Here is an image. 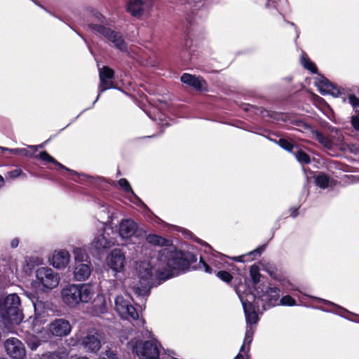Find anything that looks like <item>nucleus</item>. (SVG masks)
Wrapping results in <instances>:
<instances>
[{"label": "nucleus", "mask_w": 359, "mask_h": 359, "mask_svg": "<svg viewBox=\"0 0 359 359\" xmlns=\"http://www.w3.org/2000/svg\"><path fill=\"white\" fill-rule=\"evenodd\" d=\"M196 261L197 255L194 252L163 249L159 251L156 258V266L158 269L155 277L153 266L149 263L142 262L138 266L137 271L139 280L134 285L133 290L138 297L144 298L150 294L153 287H156L163 281L185 273L191 269L197 270L203 266L206 273H212V269L202 257L200 258L198 265L191 266Z\"/></svg>", "instance_id": "obj_1"}, {"label": "nucleus", "mask_w": 359, "mask_h": 359, "mask_svg": "<svg viewBox=\"0 0 359 359\" xmlns=\"http://www.w3.org/2000/svg\"><path fill=\"white\" fill-rule=\"evenodd\" d=\"M20 155H22L23 156L34 157L41 161L54 164L55 165L58 167L59 169L66 171L69 173V175H65L63 172H62L61 175L62 176L76 183L95 187L104 181V178L102 177L93 176L83 172H79L74 170L66 167L65 165L57 161L56 159H55L46 151H41L38 155H34L33 154H31V152L27 148H20Z\"/></svg>", "instance_id": "obj_2"}, {"label": "nucleus", "mask_w": 359, "mask_h": 359, "mask_svg": "<svg viewBox=\"0 0 359 359\" xmlns=\"http://www.w3.org/2000/svg\"><path fill=\"white\" fill-rule=\"evenodd\" d=\"M93 286L90 284H69L61 290L63 302L69 308L80 304L88 303L93 295Z\"/></svg>", "instance_id": "obj_3"}, {"label": "nucleus", "mask_w": 359, "mask_h": 359, "mask_svg": "<svg viewBox=\"0 0 359 359\" xmlns=\"http://www.w3.org/2000/svg\"><path fill=\"white\" fill-rule=\"evenodd\" d=\"M0 316L4 322L12 325H18L22 321L21 300L16 293L0 297Z\"/></svg>", "instance_id": "obj_4"}, {"label": "nucleus", "mask_w": 359, "mask_h": 359, "mask_svg": "<svg viewBox=\"0 0 359 359\" xmlns=\"http://www.w3.org/2000/svg\"><path fill=\"white\" fill-rule=\"evenodd\" d=\"M116 233L111 227L100 229L90 244V250L93 255H101L116 243Z\"/></svg>", "instance_id": "obj_5"}, {"label": "nucleus", "mask_w": 359, "mask_h": 359, "mask_svg": "<svg viewBox=\"0 0 359 359\" xmlns=\"http://www.w3.org/2000/svg\"><path fill=\"white\" fill-rule=\"evenodd\" d=\"M280 297V290L277 287L262 285L258 287L255 295V300L257 304L262 302V313L271 308L278 306V302Z\"/></svg>", "instance_id": "obj_6"}, {"label": "nucleus", "mask_w": 359, "mask_h": 359, "mask_svg": "<svg viewBox=\"0 0 359 359\" xmlns=\"http://www.w3.org/2000/svg\"><path fill=\"white\" fill-rule=\"evenodd\" d=\"M128 346L140 359H158L160 354L156 340H131Z\"/></svg>", "instance_id": "obj_7"}, {"label": "nucleus", "mask_w": 359, "mask_h": 359, "mask_svg": "<svg viewBox=\"0 0 359 359\" xmlns=\"http://www.w3.org/2000/svg\"><path fill=\"white\" fill-rule=\"evenodd\" d=\"M118 233L121 238L128 239L132 237H144L146 235V231L139 227L138 224L132 219H123L118 224Z\"/></svg>", "instance_id": "obj_8"}, {"label": "nucleus", "mask_w": 359, "mask_h": 359, "mask_svg": "<svg viewBox=\"0 0 359 359\" xmlns=\"http://www.w3.org/2000/svg\"><path fill=\"white\" fill-rule=\"evenodd\" d=\"M114 304L115 310L122 318L126 320L138 319V313L128 298H125L122 295L116 296Z\"/></svg>", "instance_id": "obj_9"}, {"label": "nucleus", "mask_w": 359, "mask_h": 359, "mask_svg": "<svg viewBox=\"0 0 359 359\" xmlns=\"http://www.w3.org/2000/svg\"><path fill=\"white\" fill-rule=\"evenodd\" d=\"M38 282L46 289L56 287L60 282L59 275L49 267H41L36 271Z\"/></svg>", "instance_id": "obj_10"}, {"label": "nucleus", "mask_w": 359, "mask_h": 359, "mask_svg": "<svg viewBox=\"0 0 359 359\" xmlns=\"http://www.w3.org/2000/svg\"><path fill=\"white\" fill-rule=\"evenodd\" d=\"M309 297L311 299H315L316 301H317L318 302L323 303L325 305L331 306L334 308L333 309H331V310L325 309L323 308H319V309L321 310L322 311L327 312V313H329V312L333 313L334 314L339 315V316H341L346 320H348L354 322V323H359V316L350 312L349 311L344 309V307H342L332 302L325 299H322V298L315 297V296H309Z\"/></svg>", "instance_id": "obj_11"}, {"label": "nucleus", "mask_w": 359, "mask_h": 359, "mask_svg": "<svg viewBox=\"0 0 359 359\" xmlns=\"http://www.w3.org/2000/svg\"><path fill=\"white\" fill-rule=\"evenodd\" d=\"M104 339V334L101 331L90 332L83 338L81 344L86 351L97 353Z\"/></svg>", "instance_id": "obj_12"}, {"label": "nucleus", "mask_w": 359, "mask_h": 359, "mask_svg": "<svg viewBox=\"0 0 359 359\" xmlns=\"http://www.w3.org/2000/svg\"><path fill=\"white\" fill-rule=\"evenodd\" d=\"M100 85L99 93L92 104L93 107L97 102L100 97V94L108 89L116 88L114 83L111 81L114 77V71L108 66H103L99 69Z\"/></svg>", "instance_id": "obj_13"}, {"label": "nucleus", "mask_w": 359, "mask_h": 359, "mask_svg": "<svg viewBox=\"0 0 359 359\" xmlns=\"http://www.w3.org/2000/svg\"><path fill=\"white\" fill-rule=\"evenodd\" d=\"M7 355L12 359H23L26 355L24 344L15 337H10L4 342Z\"/></svg>", "instance_id": "obj_14"}, {"label": "nucleus", "mask_w": 359, "mask_h": 359, "mask_svg": "<svg viewBox=\"0 0 359 359\" xmlns=\"http://www.w3.org/2000/svg\"><path fill=\"white\" fill-rule=\"evenodd\" d=\"M48 332L56 337L68 336L72 331V325L65 318H55L48 325Z\"/></svg>", "instance_id": "obj_15"}, {"label": "nucleus", "mask_w": 359, "mask_h": 359, "mask_svg": "<svg viewBox=\"0 0 359 359\" xmlns=\"http://www.w3.org/2000/svg\"><path fill=\"white\" fill-rule=\"evenodd\" d=\"M107 264L115 274L123 271L126 264V257L121 249L115 248L111 251Z\"/></svg>", "instance_id": "obj_16"}, {"label": "nucleus", "mask_w": 359, "mask_h": 359, "mask_svg": "<svg viewBox=\"0 0 359 359\" xmlns=\"http://www.w3.org/2000/svg\"><path fill=\"white\" fill-rule=\"evenodd\" d=\"M153 6V0H129L127 11L133 17H140Z\"/></svg>", "instance_id": "obj_17"}, {"label": "nucleus", "mask_w": 359, "mask_h": 359, "mask_svg": "<svg viewBox=\"0 0 359 359\" xmlns=\"http://www.w3.org/2000/svg\"><path fill=\"white\" fill-rule=\"evenodd\" d=\"M238 297L242 304L247 325L257 324L259 321L257 315V311H259V306H255L252 302L244 299L240 294Z\"/></svg>", "instance_id": "obj_18"}, {"label": "nucleus", "mask_w": 359, "mask_h": 359, "mask_svg": "<svg viewBox=\"0 0 359 359\" xmlns=\"http://www.w3.org/2000/svg\"><path fill=\"white\" fill-rule=\"evenodd\" d=\"M105 40L110 46L114 48L121 52L128 51V43L120 32L111 29L105 38Z\"/></svg>", "instance_id": "obj_19"}, {"label": "nucleus", "mask_w": 359, "mask_h": 359, "mask_svg": "<svg viewBox=\"0 0 359 359\" xmlns=\"http://www.w3.org/2000/svg\"><path fill=\"white\" fill-rule=\"evenodd\" d=\"M318 87L320 93L325 95H331L334 97H339L344 94V89L334 86L326 78H322L319 80Z\"/></svg>", "instance_id": "obj_20"}, {"label": "nucleus", "mask_w": 359, "mask_h": 359, "mask_svg": "<svg viewBox=\"0 0 359 359\" xmlns=\"http://www.w3.org/2000/svg\"><path fill=\"white\" fill-rule=\"evenodd\" d=\"M70 255L65 250L55 251L49 259L50 264L56 269H65L69 263Z\"/></svg>", "instance_id": "obj_21"}, {"label": "nucleus", "mask_w": 359, "mask_h": 359, "mask_svg": "<svg viewBox=\"0 0 359 359\" xmlns=\"http://www.w3.org/2000/svg\"><path fill=\"white\" fill-rule=\"evenodd\" d=\"M297 126L305 130L311 129L313 137L325 148L330 149L332 147V141L327 136L318 130L312 129L310 125L299 121L297 122Z\"/></svg>", "instance_id": "obj_22"}, {"label": "nucleus", "mask_w": 359, "mask_h": 359, "mask_svg": "<svg viewBox=\"0 0 359 359\" xmlns=\"http://www.w3.org/2000/svg\"><path fill=\"white\" fill-rule=\"evenodd\" d=\"M91 271L90 262L75 264L73 272L74 278L76 281H84L90 277Z\"/></svg>", "instance_id": "obj_23"}, {"label": "nucleus", "mask_w": 359, "mask_h": 359, "mask_svg": "<svg viewBox=\"0 0 359 359\" xmlns=\"http://www.w3.org/2000/svg\"><path fill=\"white\" fill-rule=\"evenodd\" d=\"M25 294L32 302L34 309V323L35 324L41 323L42 320L40 319V317L44 313L45 303L39 300V298L32 292H26Z\"/></svg>", "instance_id": "obj_24"}, {"label": "nucleus", "mask_w": 359, "mask_h": 359, "mask_svg": "<svg viewBox=\"0 0 359 359\" xmlns=\"http://www.w3.org/2000/svg\"><path fill=\"white\" fill-rule=\"evenodd\" d=\"M244 110L246 111H252L256 115H260L262 118H269L271 120H278L280 116V114L278 112L268 110L262 107H257L249 104L245 105Z\"/></svg>", "instance_id": "obj_25"}, {"label": "nucleus", "mask_w": 359, "mask_h": 359, "mask_svg": "<svg viewBox=\"0 0 359 359\" xmlns=\"http://www.w3.org/2000/svg\"><path fill=\"white\" fill-rule=\"evenodd\" d=\"M118 184L127 194H130L129 200L137 205L148 208L147 205L133 191L129 182L126 178H121L118 181Z\"/></svg>", "instance_id": "obj_26"}, {"label": "nucleus", "mask_w": 359, "mask_h": 359, "mask_svg": "<svg viewBox=\"0 0 359 359\" xmlns=\"http://www.w3.org/2000/svg\"><path fill=\"white\" fill-rule=\"evenodd\" d=\"M196 51V47L193 45V41L190 38H186L180 48V57L185 64L192 60V55Z\"/></svg>", "instance_id": "obj_27"}, {"label": "nucleus", "mask_w": 359, "mask_h": 359, "mask_svg": "<svg viewBox=\"0 0 359 359\" xmlns=\"http://www.w3.org/2000/svg\"><path fill=\"white\" fill-rule=\"evenodd\" d=\"M180 81L193 87L198 91H202L203 90V84H205V81L203 78L188 73H184L181 76Z\"/></svg>", "instance_id": "obj_28"}, {"label": "nucleus", "mask_w": 359, "mask_h": 359, "mask_svg": "<svg viewBox=\"0 0 359 359\" xmlns=\"http://www.w3.org/2000/svg\"><path fill=\"white\" fill-rule=\"evenodd\" d=\"M93 311L95 315L100 316L107 312V303L104 296L97 295L93 302Z\"/></svg>", "instance_id": "obj_29"}, {"label": "nucleus", "mask_w": 359, "mask_h": 359, "mask_svg": "<svg viewBox=\"0 0 359 359\" xmlns=\"http://www.w3.org/2000/svg\"><path fill=\"white\" fill-rule=\"evenodd\" d=\"M88 27L92 33L102 37L104 39L111 29V28L106 27L104 24H99L95 22H89L88 24Z\"/></svg>", "instance_id": "obj_30"}, {"label": "nucleus", "mask_w": 359, "mask_h": 359, "mask_svg": "<svg viewBox=\"0 0 359 359\" xmlns=\"http://www.w3.org/2000/svg\"><path fill=\"white\" fill-rule=\"evenodd\" d=\"M146 241L147 243L155 246H169L171 245V241L161 236L154 233H150L146 236Z\"/></svg>", "instance_id": "obj_31"}, {"label": "nucleus", "mask_w": 359, "mask_h": 359, "mask_svg": "<svg viewBox=\"0 0 359 359\" xmlns=\"http://www.w3.org/2000/svg\"><path fill=\"white\" fill-rule=\"evenodd\" d=\"M73 255L74 257V264L79 263H83L86 262H90L88 260V257L86 253L85 250L81 248H74L73 250Z\"/></svg>", "instance_id": "obj_32"}, {"label": "nucleus", "mask_w": 359, "mask_h": 359, "mask_svg": "<svg viewBox=\"0 0 359 359\" xmlns=\"http://www.w3.org/2000/svg\"><path fill=\"white\" fill-rule=\"evenodd\" d=\"M301 64L307 70L310 71L313 74L318 72V68L316 64L312 62L305 53H302L301 55Z\"/></svg>", "instance_id": "obj_33"}, {"label": "nucleus", "mask_w": 359, "mask_h": 359, "mask_svg": "<svg viewBox=\"0 0 359 359\" xmlns=\"http://www.w3.org/2000/svg\"><path fill=\"white\" fill-rule=\"evenodd\" d=\"M296 159L298 162L302 164H309L311 163V158L308 154H306L303 150L299 149H296V151H294Z\"/></svg>", "instance_id": "obj_34"}, {"label": "nucleus", "mask_w": 359, "mask_h": 359, "mask_svg": "<svg viewBox=\"0 0 359 359\" xmlns=\"http://www.w3.org/2000/svg\"><path fill=\"white\" fill-rule=\"evenodd\" d=\"M314 180L316 186H318L320 189H325L328 187L330 178L327 175L324 173H320L316 175Z\"/></svg>", "instance_id": "obj_35"}, {"label": "nucleus", "mask_w": 359, "mask_h": 359, "mask_svg": "<svg viewBox=\"0 0 359 359\" xmlns=\"http://www.w3.org/2000/svg\"><path fill=\"white\" fill-rule=\"evenodd\" d=\"M250 276L252 284L254 285H257L260 281L261 274L259 272V268L258 266L253 264L250 268Z\"/></svg>", "instance_id": "obj_36"}, {"label": "nucleus", "mask_w": 359, "mask_h": 359, "mask_svg": "<svg viewBox=\"0 0 359 359\" xmlns=\"http://www.w3.org/2000/svg\"><path fill=\"white\" fill-rule=\"evenodd\" d=\"M277 144L279 145L283 149L290 153H293L294 151V149H297V147H296L292 142L285 138H280L278 140Z\"/></svg>", "instance_id": "obj_37"}, {"label": "nucleus", "mask_w": 359, "mask_h": 359, "mask_svg": "<svg viewBox=\"0 0 359 359\" xmlns=\"http://www.w3.org/2000/svg\"><path fill=\"white\" fill-rule=\"evenodd\" d=\"M297 305L296 300L290 295L287 294L283 296L281 298L280 297L278 306H294Z\"/></svg>", "instance_id": "obj_38"}, {"label": "nucleus", "mask_w": 359, "mask_h": 359, "mask_svg": "<svg viewBox=\"0 0 359 359\" xmlns=\"http://www.w3.org/2000/svg\"><path fill=\"white\" fill-rule=\"evenodd\" d=\"M27 344L31 350L35 351L41 345V340L36 336H31L27 339Z\"/></svg>", "instance_id": "obj_39"}, {"label": "nucleus", "mask_w": 359, "mask_h": 359, "mask_svg": "<svg viewBox=\"0 0 359 359\" xmlns=\"http://www.w3.org/2000/svg\"><path fill=\"white\" fill-rule=\"evenodd\" d=\"M216 276L226 283H230L233 279L232 275L226 271H219L216 273Z\"/></svg>", "instance_id": "obj_40"}, {"label": "nucleus", "mask_w": 359, "mask_h": 359, "mask_svg": "<svg viewBox=\"0 0 359 359\" xmlns=\"http://www.w3.org/2000/svg\"><path fill=\"white\" fill-rule=\"evenodd\" d=\"M348 103L351 105L353 110H359V97H357L355 94H348Z\"/></svg>", "instance_id": "obj_41"}, {"label": "nucleus", "mask_w": 359, "mask_h": 359, "mask_svg": "<svg viewBox=\"0 0 359 359\" xmlns=\"http://www.w3.org/2000/svg\"><path fill=\"white\" fill-rule=\"evenodd\" d=\"M266 246V244L260 245V246L257 247L256 249H255L254 250H252L251 252H250L249 253L245 255V256L252 257V258H251L252 259L256 258L257 257H259V256H261L262 252L265 250Z\"/></svg>", "instance_id": "obj_42"}, {"label": "nucleus", "mask_w": 359, "mask_h": 359, "mask_svg": "<svg viewBox=\"0 0 359 359\" xmlns=\"http://www.w3.org/2000/svg\"><path fill=\"white\" fill-rule=\"evenodd\" d=\"M252 340H250L249 337L245 336L243 344L240 348V352H243L246 355V358H249L248 352L250 351V345Z\"/></svg>", "instance_id": "obj_43"}, {"label": "nucleus", "mask_w": 359, "mask_h": 359, "mask_svg": "<svg viewBox=\"0 0 359 359\" xmlns=\"http://www.w3.org/2000/svg\"><path fill=\"white\" fill-rule=\"evenodd\" d=\"M93 21L99 24H104L106 22V18L100 13L97 11L93 12Z\"/></svg>", "instance_id": "obj_44"}, {"label": "nucleus", "mask_w": 359, "mask_h": 359, "mask_svg": "<svg viewBox=\"0 0 359 359\" xmlns=\"http://www.w3.org/2000/svg\"><path fill=\"white\" fill-rule=\"evenodd\" d=\"M262 270L266 272L270 276H273L276 274V269L273 264L267 263L262 266Z\"/></svg>", "instance_id": "obj_45"}, {"label": "nucleus", "mask_w": 359, "mask_h": 359, "mask_svg": "<svg viewBox=\"0 0 359 359\" xmlns=\"http://www.w3.org/2000/svg\"><path fill=\"white\" fill-rule=\"evenodd\" d=\"M150 118L151 119H153L154 121H156L158 123V124L161 125V126H169L170 124L168 122V121L166 120V118L164 116L163 114H159L158 115V117L156 118V117H152V116H150Z\"/></svg>", "instance_id": "obj_46"}, {"label": "nucleus", "mask_w": 359, "mask_h": 359, "mask_svg": "<svg viewBox=\"0 0 359 359\" xmlns=\"http://www.w3.org/2000/svg\"><path fill=\"white\" fill-rule=\"evenodd\" d=\"M352 126L357 131H359V110H355V115L351 117Z\"/></svg>", "instance_id": "obj_47"}, {"label": "nucleus", "mask_w": 359, "mask_h": 359, "mask_svg": "<svg viewBox=\"0 0 359 359\" xmlns=\"http://www.w3.org/2000/svg\"><path fill=\"white\" fill-rule=\"evenodd\" d=\"M53 355H55L57 359H67L69 353L66 350H57L53 351Z\"/></svg>", "instance_id": "obj_48"}, {"label": "nucleus", "mask_w": 359, "mask_h": 359, "mask_svg": "<svg viewBox=\"0 0 359 359\" xmlns=\"http://www.w3.org/2000/svg\"><path fill=\"white\" fill-rule=\"evenodd\" d=\"M22 174L21 169L17 168L12 170L8 172V176L11 179H15Z\"/></svg>", "instance_id": "obj_49"}, {"label": "nucleus", "mask_w": 359, "mask_h": 359, "mask_svg": "<svg viewBox=\"0 0 359 359\" xmlns=\"http://www.w3.org/2000/svg\"><path fill=\"white\" fill-rule=\"evenodd\" d=\"M103 355L107 359H118L116 353L111 349L106 350L104 353H103Z\"/></svg>", "instance_id": "obj_50"}, {"label": "nucleus", "mask_w": 359, "mask_h": 359, "mask_svg": "<svg viewBox=\"0 0 359 359\" xmlns=\"http://www.w3.org/2000/svg\"><path fill=\"white\" fill-rule=\"evenodd\" d=\"M202 0H186L185 3L192 7H200L203 5Z\"/></svg>", "instance_id": "obj_51"}, {"label": "nucleus", "mask_w": 359, "mask_h": 359, "mask_svg": "<svg viewBox=\"0 0 359 359\" xmlns=\"http://www.w3.org/2000/svg\"><path fill=\"white\" fill-rule=\"evenodd\" d=\"M0 149L4 150V151H8L10 152L11 154H13V155H20V148L9 149V148L0 147Z\"/></svg>", "instance_id": "obj_52"}, {"label": "nucleus", "mask_w": 359, "mask_h": 359, "mask_svg": "<svg viewBox=\"0 0 359 359\" xmlns=\"http://www.w3.org/2000/svg\"><path fill=\"white\" fill-rule=\"evenodd\" d=\"M290 216L292 218H296L299 215V208L292 207L290 208Z\"/></svg>", "instance_id": "obj_53"}, {"label": "nucleus", "mask_w": 359, "mask_h": 359, "mask_svg": "<svg viewBox=\"0 0 359 359\" xmlns=\"http://www.w3.org/2000/svg\"><path fill=\"white\" fill-rule=\"evenodd\" d=\"M20 243V240L18 238H13L10 243V246L11 248L15 249L18 247Z\"/></svg>", "instance_id": "obj_54"}, {"label": "nucleus", "mask_w": 359, "mask_h": 359, "mask_svg": "<svg viewBox=\"0 0 359 359\" xmlns=\"http://www.w3.org/2000/svg\"><path fill=\"white\" fill-rule=\"evenodd\" d=\"M91 107H89V108H86V109H84L79 115H77L74 119L73 121H72L71 122H69L65 128H62L59 132H61L62 130H65L66 128H67L69 126H70L74 121H76V119H78V118L81 116V114L88 110L89 109H90Z\"/></svg>", "instance_id": "obj_55"}, {"label": "nucleus", "mask_w": 359, "mask_h": 359, "mask_svg": "<svg viewBox=\"0 0 359 359\" xmlns=\"http://www.w3.org/2000/svg\"><path fill=\"white\" fill-rule=\"evenodd\" d=\"M197 242L201 243L202 245H203V246L210 249V250L212 249L211 246L208 243H207L206 242L203 241L200 238H197Z\"/></svg>", "instance_id": "obj_56"}, {"label": "nucleus", "mask_w": 359, "mask_h": 359, "mask_svg": "<svg viewBox=\"0 0 359 359\" xmlns=\"http://www.w3.org/2000/svg\"><path fill=\"white\" fill-rule=\"evenodd\" d=\"M242 353L243 352H239L234 359H249V358H246V355H245L244 353L243 354Z\"/></svg>", "instance_id": "obj_57"}, {"label": "nucleus", "mask_w": 359, "mask_h": 359, "mask_svg": "<svg viewBox=\"0 0 359 359\" xmlns=\"http://www.w3.org/2000/svg\"><path fill=\"white\" fill-rule=\"evenodd\" d=\"M28 148H29L30 149L32 150V154H34L38 150V146L37 145H29L28 146Z\"/></svg>", "instance_id": "obj_58"}, {"label": "nucleus", "mask_w": 359, "mask_h": 359, "mask_svg": "<svg viewBox=\"0 0 359 359\" xmlns=\"http://www.w3.org/2000/svg\"><path fill=\"white\" fill-rule=\"evenodd\" d=\"M256 134L259 135H262V134H260V133H256ZM262 136H263V137H266V138H267L269 141H271V142H273V143H275V144H277L278 140H274V139H272V138H271V137H267V136H266V135H262Z\"/></svg>", "instance_id": "obj_59"}, {"label": "nucleus", "mask_w": 359, "mask_h": 359, "mask_svg": "<svg viewBox=\"0 0 359 359\" xmlns=\"http://www.w3.org/2000/svg\"><path fill=\"white\" fill-rule=\"evenodd\" d=\"M245 337H249L250 340H252V332L250 330H247L245 333Z\"/></svg>", "instance_id": "obj_60"}, {"label": "nucleus", "mask_w": 359, "mask_h": 359, "mask_svg": "<svg viewBox=\"0 0 359 359\" xmlns=\"http://www.w3.org/2000/svg\"><path fill=\"white\" fill-rule=\"evenodd\" d=\"M245 257V255H243V256H239V257H237L235 258V260L237 261V262H243V257Z\"/></svg>", "instance_id": "obj_61"}, {"label": "nucleus", "mask_w": 359, "mask_h": 359, "mask_svg": "<svg viewBox=\"0 0 359 359\" xmlns=\"http://www.w3.org/2000/svg\"><path fill=\"white\" fill-rule=\"evenodd\" d=\"M48 359H57L55 355H53V352L48 353Z\"/></svg>", "instance_id": "obj_62"}, {"label": "nucleus", "mask_w": 359, "mask_h": 359, "mask_svg": "<svg viewBox=\"0 0 359 359\" xmlns=\"http://www.w3.org/2000/svg\"><path fill=\"white\" fill-rule=\"evenodd\" d=\"M265 7L266 8H270V7H271V0H266V2L265 3Z\"/></svg>", "instance_id": "obj_63"}, {"label": "nucleus", "mask_w": 359, "mask_h": 359, "mask_svg": "<svg viewBox=\"0 0 359 359\" xmlns=\"http://www.w3.org/2000/svg\"><path fill=\"white\" fill-rule=\"evenodd\" d=\"M4 177L1 175H0V188L4 186Z\"/></svg>", "instance_id": "obj_64"}]
</instances>
